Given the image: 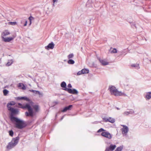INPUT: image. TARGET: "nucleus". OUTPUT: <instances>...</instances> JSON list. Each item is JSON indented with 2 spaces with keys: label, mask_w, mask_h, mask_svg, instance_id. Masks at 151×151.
<instances>
[{
  "label": "nucleus",
  "mask_w": 151,
  "mask_h": 151,
  "mask_svg": "<svg viewBox=\"0 0 151 151\" xmlns=\"http://www.w3.org/2000/svg\"><path fill=\"white\" fill-rule=\"evenodd\" d=\"M81 72V70L78 71L77 73V75H79L83 74Z\"/></svg>",
  "instance_id": "obj_38"
},
{
  "label": "nucleus",
  "mask_w": 151,
  "mask_h": 151,
  "mask_svg": "<svg viewBox=\"0 0 151 151\" xmlns=\"http://www.w3.org/2000/svg\"><path fill=\"white\" fill-rule=\"evenodd\" d=\"M117 52L116 49L115 48H113V50L111 51V53H116Z\"/></svg>",
  "instance_id": "obj_29"
},
{
  "label": "nucleus",
  "mask_w": 151,
  "mask_h": 151,
  "mask_svg": "<svg viewBox=\"0 0 151 151\" xmlns=\"http://www.w3.org/2000/svg\"><path fill=\"white\" fill-rule=\"evenodd\" d=\"M74 56V55L73 53L70 54L68 56V59H70L73 58Z\"/></svg>",
  "instance_id": "obj_27"
},
{
  "label": "nucleus",
  "mask_w": 151,
  "mask_h": 151,
  "mask_svg": "<svg viewBox=\"0 0 151 151\" xmlns=\"http://www.w3.org/2000/svg\"><path fill=\"white\" fill-rule=\"evenodd\" d=\"M55 3H53V4H52V5H53V6H55Z\"/></svg>",
  "instance_id": "obj_45"
},
{
  "label": "nucleus",
  "mask_w": 151,
  "mask_h": 151,
  "mask_svg": "<svg viewBox=\"0 0 151 151\" xmlns=\"http://www.w3.org/2000/svg\"><path fill=\"white\" fill-rule=\"evenodd\" d=\"M7 107L8 108V110L9 111L11 110V109H12L13 108L11 107V106L9 105V104H7Z\"/></svg>",
  "instance_id": "obj_31"
},
{
  "label": "nucleus",
  "mask_w": 151,
  "mask_h": 151,
  "mask_svg": "<svg viewBox=\"0 0 151 151\" xmlns=\"http://www.w3.org/2000/svg\"><path fill=\"white\" fill-rule=\"evenodd\" d=\"M61 87L62 88H63V90L67 91V90L65 89H68L66 87V83L64 81L62 82L60 84Z\"/></svg>",
  "instance_id": "obj_13"
},
{
  "label": "nucleus",
  "mask_w": 151,
  "mask_h": 151,
  "mask_svg": "<svg viewBox=\"0 0 151 151\" xmlns=\"http://www.w3.org/2000/svg\"><path fill=\"white\" fill-rule=\"evenodd\" d=\"M123 149V146H121L118 147L115 151H121Z\"/></svg>",
  "instance_id": "obj_18"
},
{
  "label": "nucleus",
  "mask_w": 151,
  "mask_h": 151,
  "mask_svg": "<svg viewBox=\"0 0 151 151\" xmlns=\"http://www.w3.org/2000/svg\"><path fill=\"white\" fill-rule=\"evenodd\" d=\"M129 114H132L134 113V111L132 110H131L128 111Z\"/></svg>",
  "instance_id": "obj_36"
},
{
  "label": "nucleus",
  "mask_w": 151,
  "mask_h": 151,
  "mask_svg": "<svg viewBox=\"0 0 151 151\" xmlns=\"http://www.w3.org/2000/svg\"><path fill=\"white\" fill-rule=\"evenodd\" d=\"M12 63V62L11 61H9L7 64H6V65L7 66H9Z\"/></svg>",
  "instance_id": "obj_30"
},
{
  "label": "nucleus",
  "mask_w": 151,
  "mask_h": 151,
  "mask_svg": "<svg viewBox=\"0 0 151 151\" xmlns=\"http://www.w3.org/2000/svg\"><path fill=\"white\" fill-rule=\"evenodd\" d=\"M132 67L136 68L137 69H138L140 68L139 65L137 64H134L131 65Z\"/></svg>",
  "instance_id": "obj_16"
},
{
  "label": "nucleus",
  "mask_w": 151,
  "mask_h": 151,
  "mask_svg": "<svg viewBox=\"0 0 151 151\" xmlns=\"http://www.w3.org/2000/svg\"><path fill=\"white\" fill-rule=\"evenodd\" d=\"M81 71L83 74L88 73L89 72V70L87 69H83Z\"/></svg>",
  "instance_id": "obj_17"
},
{
  "label": "nucleus",
  "mask_w": 151,
  "mask_h": 151,
  "mask_svg": "<svg viewBox=\"0 0 151 151\" xmlns=\"http://www.w3.org/2000/svg\"><path fill=\"white\" fill-rule=\"evenodd\" d=\"M67 90L69 93H71L73 94H77L78 93V91L75 89H72L70 88L68 89H65Z\"/></svg>",
  "instance_id": "obj_7"
},
{
  "label": "nucleus",
  "mask_w": 151,
  "mask_h": 151,
  "mask_svg": "<svg viewBox=\"0 0 151 151\" xmlns=\"http://www.w3.org/2000/svg\"><path fill=\"white\" fill-rule=\"evenodd\" d=\"M8 104H9V105H15V103L14 101H12L10 102L9 103H8Z\"/></svg>",
  "instance_id": "obj_32"
},
{
  "label": "nucleus",
  "mask_w": 151,
  "mask_h": 151,
  "mask_svg": "<svg viewBox=\"0 0 151 151\" xmlns=\"http://www.w3.org/2000/svg\"><path fill=\"white\" fill-rule=\"evenodd\" d=\"M105 131V130L103 128H101L97 132H103V131Z\"/></svg>",
  "instance_id": "obj_35"
},
{
  "label": "nucleus",
  "mask_w": 151,
  "mask_h": 151,
  "mask_svg": "<svg viewBox=\"0 0 151 151\" xmlns=\"http://www.w3.org/2000/svg\"><path fill=\"white\" fill-rule=\"evenodd\" d=\"M34 19V18L32 16H31L29 17V20L30 21V25L31 23V20H32V19Z\"/></svg>",
  "instance_id": "obj_33"
},
{
  "label": "nucleus",
  "mask_w": 151,
  "mask_h": 151,
  "mask_svg": "<svg viewBox=\"0 0 151 151\" xmlns=\"http://www.w3.org/2000/svg\"><path fill=\"white\" fill-rule=\"evenodd\" d=\"M129 114L128 111H125L123 113V114L124 115L127 116Z\"/></svg>",
  "instance_id": "obj_37"
},
{
  "label": "nucleus",
  "mask_w": 151,
  "mask_h": 151,
  "mask_svg": "<svg viewBox=\"0 0 151 151\" xmlns=\"http://www.w3.org/2000/svg\"><path fill=\"white\" fill-rule=\"evenodd\" d=\"M116 109H117V110H119V109H120L119 108H118V107H116Z\"/></svg>",
  "instance_id": "obj_44"
},
{
  "label": "nucleus",
  "mask_w": 151,
  "mask_h": 151,
  "mask_svg": "<svg viewBox=\"0 0 151 151\" xmlns=\"http://www.w3.org/2000/svg\"><path fill=\"white\" fill-rule=\"evenodd\" d=\"M27 20H26L25 21V23L24 25V26H25L27 25Z\"/></svg>",
  "instance_id": "obj_43"
},
{
  "label": "nucleus",
  "mask_w": 151,
  "mask_h": 151,
  "mask_svg": "<svg viewBox=\"0 0 151 151\" xmlns=\"http://www.w3.org/2000/svg\"><path fill=\"white\" fill-rule=\"evenodd\" d=\"M36 94H38L40 96V97L43 96V94L41 93L39 91H36L35 92Z\"/></svg>",
  "instance_id": "obj_24"
},
{
  "label": "nucleus",
  "mask_w": 151,
  "mask_h": 151,
  "mask_svg": "<svg viewBox=\"0 0 151 151\" xmlns=\"http://www.w3.org/2000/svg\"><path fill=\"white\" fill-rule=\"evenodd\" d=\"M72 105H70L67 106L65 107L62 110V111L63 112H65L67 111V110H70L71 109V108L72 107Z\"/></svg>",
  "instance_id": "obj_11"
},
{
  "label": "nucleus",
  "mask_w": 151,
  "mask_h": 151,
  "mask_svg": "<svg viewBox=\"0 0 151 151\" xmlns=\"http://www.w3.org/2000/svg\"><path fill=\"white\" fill-rule=\"evenodd\" d=\"M101 135L103 137L110 139L112 138V135L108 132H103L101 133Z\"/></svg>",
  "instance_id": "obj_5"
},
{
  "label": "nucleus",
  "mask_w": 151,
  "mask_h": 151,
  "mask_svg": "<svg viewBox=\"0 0 151 151\" xmlns=\"http://www.w3.org/2000/svg\"><path fill=\"white\" fill-rule=\"evenodd\" d=\"M29 91L31 92H32L33 93H35V90H29Z\"/></svg>",
  "instance_id": "obj_41"
},
{
  "label": "nucleus",
  "mask_w": 151,
  "mask_h": 151,
  "mask_svg": "<svg viewBox=\"0 0 151 151\" xmlns=\"http://www.w3.org/2000/svg\"><path fill=\"white\" fill-rule=\"evenodd\" d=\"M20 108L23 109H27L28 112L27 111L25 112V114L26 116L33 117L34 116V112L33 109L30 105L28 104H26L24 106H20Z\"/></svg>",
  "instance_id": "obj_3"
},
{
  "label": "nucleus",
  "mask_w": 151,
  "mask_h": 151,
  "mask_svg": "<svg viewBox=\"0 0 151 151\" xmlns=\"http://www.w3.org/2000/svg\"><path fill=\"white\" fill-rule=\"evenodd\" d=\"M14 38L12 37H8L7 38L3 37V41L6 42H9L14 39Z\"/></svg>",
  "instance_id": "obj_12"
},
{
  "label": "nucleus",
  "mask_w": 151,
  "mask_h": 151,
  "mask_svg": "<svg viewBox=\"0 0 151 151\" xmlns=\"http://www.w3.org/2000/svg\"><path fill=\"white\" fill-rule=\"evenodd\" d=\"M16 99L18 100L23 99L28 101H30V100L27 97H16Z\"/></svg>",
  "instance_id": "obj_10"
},
{
  "label": "nucleus",
  "mask_w": 151,
  "mask_h": 151,
  "mask_svg": "<svg viewBox=\"0 0 151 151\" xmlns=\"http://www.w3.org/2000/svg\"><path fill=\"white\" fill-rule=\"evenodd\" d=\"M10 111L12 114L10 116V120L13 122H15V124L16 127L19 129H22L25 128L27 125V124L26 122L24 120H21L17 118L14 117L13 114H17L18 112V110L17 109H15L12 108L11 109Z\"/></svg>",
  "instance_id": "obj_1"
},
{
  "label": "nucleus",
  "mask_w": 151,
  "mask_h": 151,
  "mask_svg": "<svg viewBox=\"0 0 151 151\" xmlns=\"http://www.w3.org/2000/svg\"><path fill=\"white\" fill-rule=\"evenodd\" d=\"M63 117H64V116H63L61 118V120L62 119H63Z\"/></svg>",
  "instance_id": "obj_46"
},
{
  "label": "nucleus",
  "mask_w": 151,
  "mask_h": 151,
  "mask_svg": "<svg viewBox=\"0 0 151 151\" xmlns=\"http://www.w3.org/2000/svg\"><path fill=\"white\" fill-rule=\"evenodd\" d=\"M33 108L36 111H37L38 110V106L37 105H35L33 106Z\"/></svg>",
  "instance_id": "obj_22"
},
{
  "label": "nucleus",
  "mask_w": 151,
  "mask_h": 151,
  "mask_svg": "<svg viewBox=\"0 0 151 151\" xmlns=\"http://www.w3.org/2000/svg\"><path fill=\"white\" fill-rule=\"evenodd\" d=\"M108 122L111 123H114L115 122V119L110 117L108 118Z\"/></svg>",
  "instance_id": "obj_20"
},
{
  "label": "nucleus",
  "mask_w": 151,
  "mask_h": 151,
  "mask_svg": "<svg viewBox=\"0 0 151 151\" xmlns=\"http://www.w3.org/2000/svg\"><path fill=\"white\" fill-rule=\"evenodd\" d=\"M9 91L6 89H4L3 91V93H4V96H6L8 93Z\"/></svg>",
  "instance_id": "obj_23"
},
{
  "label": "nucleus",
  "mask_w": 151,
  "mask_h": 151,
  "mask_svg": "<svg viewBox=\"0 0 151 151\" xmlns=\"http://www.w3.org/2000/svg\"><path fill=\"white\" fill-rule=\"evenodd\" d=\"M68 88H71L72 87V85H71V84L70 83H69L68 85Z\"/></svg>",
  "instance_id": "obj_40"
},
{
  "label": "nucleus",
  "mask_w": 151,
  "mask_h": 151,
  "mask_svg": "<svg viewBox=\"0 0 151 151\" xmlns=\"http://www.w3.org/2000/svg\"><path fill=\"white\" fill-rule=\"evenodd\" d=\"M98 59L102 65H105L108 64V63L105 60L101 59L100 58H98Z\"/></svg>",
  "instance_id": "obj_14"
},
{
  "label": "nucleus",
  "mask_w": 151,
  "mask_h": 151,
  "mask_svg": "<svg viewBox=\"0 0 151 151\" xmlns=\"http://www.w3.org/2000/svg\"><path fill=\"white\" fill-rule=\"evenodd\" d=\"M18 105L19 106H17L18 107H19V108H20L19 107L20 106H21H21H22V104H21L19 103H18Z\"/></svg>",
  "instance_id": "obj_39"
},
{
  "label": "nucleus",
  "mask_w": 151,
  "mask_h": 151,
  "mask_svg": "<svg viewBox=\"0 0 151 151\" xmlns=\"http://www.w3.org/2000/svg\"><path fill=\"white\" fill-rule=\"evenodd\" d=\"M18 86L20 88L23 89L25 90L26 89V87L22 83H19Z\"/></svg>",
  "instance_id": "obj_15"
},
{
  "label": "nucleus",
  "mask_w": 151,
  "mask_h": 151,
  "mask_svg": "<svg viewBox=\"0 0 151 151\" xmlns=\"http://www.w3.org/2000/svg\"><path fill=\"white\" fill-rule=\"evenodd\" d=\"M3 34L4 36L8 35L10 34V33L7 30H5Z\"/></svg>",
  "instance_id": "obj_25"
},
{
  "label": "nucleus",
  "mask_w": 151,
  "mask_h": 151,
  "mask_svg": "<svg viewBox=\"0 0 151 151\" xmlns=\"http://www.w3.org/2000/svg\"><path fill=\"white\" fill-rule=\"evenodd\" d=\"M53 3H57L58 2V0H53Z\"/></svg>",
  "instance_id": "obj_42"
},
{
  "label": "nucleus",
  "mask_w": 151,
  "mask_h": 151,
  "mask_svg": "<svg viewBox=\"0 0 151 151\" xmlns=\"http://www.w3.org/2000/svg\"><path fill=\"white\" fill-rule=\"evenodd\" d=\"M103 120L106 122H108V118H103Z\"/></svg>",
  "instance_id": "obj_34"
},
{
  "label": "nucleus",
  "mask_w": 151,
  "mask_h": 151,
  "mask_svg": "<svg viewBox=\"0 0 151 151\" xmlns=\"http://www.w3.org/2000/svg\"><path fill=\"white\" fill-rule=\"evenodd\" d=\"M19 139V137L18 136L13 138L11 141L9 143L8 145L7 146V148L8 149H11L15 146L18 143Z\"/></svg>",
  "instance_id": "obj_4"
},
{
  "label": "nucleus",
  "mask_w": 151,
  "mask_h": 151,
  "mask_svg": "<svg viewBox=\"0 0 151 151\" xmlns=\"http://www.w3.org/2000/svg\"><path fill=\"white\" fill-rule=\"evenodd\" d=\"M8 24H9L11 25H16L17 23L16 22H9Z\"/></svg>",
  "instance_id": "obj_26"
},
{
  "label": "nucleus",
  "mask_w": 151,
  "mask_h": 151,
  "mask_svg": "<svg viewBox=\"0 0 151 151\" xmlns=\"http://www.w3.org/2000/svg\"><path fill=\"white\" fill-rule=\"evenodd\" d=\"M109 89L111 94L114 95L116 96H127V95L124 93L119 91L114 86H109Z\"/></svg>",
  "instance_id": "obj_2"
},
{
  "label": "nucleus",
  "mask_w": 151,
  "mask_h": 151,
  "mask_svg": "<svg viewBox=\"0 0 151 151\" xmlns=\"http://www.w3.org/2000/svg\"><path fill=\"white\" fill-rule=\"evenodd\" d=\"M116 146L115 145H111L109 147L106 148V149L108 150V151H112L116 147Z\"/></svg>",
  "instance_id": "obj_9"
},
{
  "label": "nucleus",
  "mask_w": 151,
  "mask_h": 151,
  "mask_svg": "<svg viewBox=\"0 0 151 151\" xmlns=\"http://www.w3.org/2000/svg\"><path fill=\"white\" fill-rule=\"evenodd\" d=\"M68 64H73L75 63V61L72 59H69L68 61Z\"/></svg>",
  "instance_id": "obj_21"
},
{
  "label": "nucleus",
  "mask_w": 151,
  "mask_h": 151,
  "mask_svg": "<svg viewBox=\"0 0 151 151\" xmlns=\"http://www.w3.org/2000/svg\"><path fill=\"white\" fill-rule=\"evenodd\" d=\"M134 26H135V24H134Z\"/></svg>",
  "instance_id": "obj_47"
},
{
  "label": "nucleus",
  "mask_w": 151,
  "mask_h": 151,
  "mask_svg": "<svg viewBox=\"0 0 151 151\" xmlns=\"http://www.w3.org/2000/svg\"><path fill=\"white\" fill-rule=\"evenodd\" d=\"M146 98L149 99L151 98V92L148 93L146 96Z\"/></svg>",
  "instance_id": "obj_19"
},
{
  "label": "nucleus",
  "mask_w": 151,
  "mask_h": 151,
  "mask_svg": "<svg viewBox=\"0 0 151 151\" xmlns=\"http://www.w3.org/2000/svg\"><path fill=\"white\" fill-rule=\"evenodd\" d=\"M55 44L53 43L52 42L49 44L48 45L45 47V48L46 49L49 50V49H52L54 47Z\"/></svg>",
  "instance_id": "obj_8"
},
{
  "label": "nucleus",
  "mask_w": 151,
  "mask_h": 151,
  "mask_svg": "<svg viewBox=\"0 0 151 151\" xmlns=\"http://www.w3.org/2000/svg\"><path fill=\"white\" fill-rule=\"evenodd\" d=\"M121 126L123 127L121 129L122 134H127L129 131L128 127L127 126L124 125H121Z\"/></svg>",
  "instance_id": "obj_6"
},
{
  "label": "nucleus",
  "mask_w": 151,
  "mask_h": 151,
  "mask_svg": "<svg viewBox=\"0 0 151 151\" xmlns=\"http://www.w3.org/2000/svg\"><path fill=\"white\" fill-rule=\"evenodd\" d=\"M9 135L11 137H12L14 134V132L12 130H10L9 131Z\"/></svg>",
  "instance_id": "obj_28"
}]
</instances>
